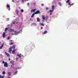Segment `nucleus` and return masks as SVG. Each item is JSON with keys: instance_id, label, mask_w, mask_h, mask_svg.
<instances>
[{"instance_id": "nucleus-28", "label": "nucleus", "mask_w": 78, "mask_h": 78, "mask_svg": "<svg viewBox=\"0 0 78 78\" xmlns=\"http://www.w3.org/2000/svg\"><path fill=\"white\" fill-rule=\"evenodd\" d=\"M17 72H18V71H16L15 72V75H16V74H17Z\"/></svg>"}, {"instance_id": "nucleus-17", "label": "nucleus", "mask_w": 78, "mask_h": 78, "mask_svg": "<svg viewBox=\"0 0 78 78\" xmlns=\"http://www.w3.org/2000/svg\"><path fill=\"white\" fill-rule=\"evenodd\" d=\"M46 33H47V31L46 30L44 32H43V34H46Z\"/></svg>"}, {"instance_id": "nucleus-14", "label": "nucleus", "mask_w": 78, "mask_h": 78, "mask_svg": "<svg viewBox=\"0 0 78 78\" xmlns=\"http://www.w3.org/2000/svg\"><path fill=\"white\" fill-rule=\"evenodd\" d=\"M9 31L10 32H14V30L11 29H10V30H9Z\"/></svg>"}, {"instance_id": "nucleus-49", "label": "nucleus", "mask_w": 78, "mask_h": 78, "mask_svg": "<svg viewBox=\"0 0 78 78\" xmlns=\"http://www.w3.org/2000/svg\"><path fill=\"white\" fill-rule=\"evenodd\" d=\"M7 20H9V18H7Z\"/></svg>"}, {"instance_id": "nucleus-42", "label": "nucleus", "mask_w": 78, "mask_h": 78, "mask_svg": "<svg viewBox=\"0 0 78 78\" xmlns=\"http://www.w3.org/2000/svg\"><path fill=\"white\" fill-rule=\"evenodd\" d=\"M41 30H42V29H43V27H41Z\"/></svg>"}, {"instance_id": "nucleus-16", "label": "nucleus", "mask_w": 78, "mask_h": 78, "mask_svg": "<svg viewBox=\"0 0 78 78\" xmlns=\"http://www.w3.org/2000/svg\"><path fill=\"white\" fill-rule=\"evenodd\" d=\"M15 53H16V52L15 51H14L13 50L12 51V54H13V55H14V54H15Z\"/></svg>"}, {"instance_id": "nucleus-52", "label": "nucleus", "mask_w": 78, "mask_h": 78, "mask_svg": "<svg viewBox=\"0 0 78 78\" xmlns=\"http://www.w3.org/2000/svg\"><path fill=\"white\" fill-rule=\"evenodd\" d=\"M19 9H20V7H19Z\"/></svg>"}, {"instance_id": "nucleus-27", "label": "nucleus", "mask_w": 78, "mask_h": 78, "mask_svg": "<svg viewBox=\"0 0 78 78\" xmlns=\"http://www.w3.org/2000/svg\"><path fill=\"white\" fill-rule=\"evenodd\" d=\"M16 13H19V11L18 10H16Z\"/></svg>"}, {"instance_id": "nucleus-26", "label": "nucleus", "mask_w": 78, "mask_h": 78, "mask_svg": "<svg viewBox=\"0 0 78 78\" xmlns=\"http://www.w3.org/2000/svg\"><path fill=\"white\" fill-rule=\"evenodd\" d=\"M70 2V0H67L66 1V3H69V2Z\"/></svg>"}, {"instance_id": "nucleus-23", "label": "nucleus", "mask_w": 78, "mask_h": 78, "mask_svg": "<svg viewBox=\"0 0 78 78\" xmlns=\"http://www.w3.org/2000/svg\"><path fill=\"white\" fill-rule=\"evenodd\" d=\"M8 27L5 28V31H6L8 30Z\"/></svg>"}, {"instance_id": "nucleus-32", "label": "nucleus", "mask_w": 78, "mask_h": 78, "mask_svg": "<svg viewBox=\"0 0 78 78\" xmlns=\"http://www.w3.org/2000/svg\"><path fill=\"white\" fill-rule=\"evenodd\" d=\"M10 39V37L9 36H8L7 38V40H9Z\"/></svg>"}, {"instance_id": "nucleus-29", "label": "nucleus", "mask_w": 78, "mask_h": 78, "mask_svg": "<svg viewBox=\"0 0 78 78\" xmlns=\"http://www.w3.org/2000/svg\"><path fill=\"white\" fill-rule=\"evenodd\" d=\"M58 4L60 6H61V2H58Z\"/></svg>"}, {"instance_id": "nucleus-5", "label": "nucleus", "mask_w": 78, "mask_h": 78, "mask_svg": "<svg viewBox=\"0 0 78 78\" xmlns=\"http://www.w3.org/2000/svg\"><path fill=\"white\" fill-rule=\"evenodd\" d=\"M6 8L7 9H8L9 11H10V6L8 4L6 5Z\"/></svg>"}, {"instance_id": "nucleus-41", "label": "nucleus", "mask_w": 78, "mask_h": 78, "mask_svg": "<svg viewBox=\"0 0 78 78\" xmlns=\"http://www.w3.org/2000/svg\"><path fill=\"white\" fill-rule=\"evenodd\" d=\"M16 14L17 15V16H19V13H16Z\"/></svg>"}, {"instance_id": "nucleus-13", "label": "nucleus", "mask_w": 78, "mask_h": 78, "mask_svg": "<svg viewBox=\"0 0 78 78\" xmlns=\"http://www.w3.org/2000/svg\"><path fill=\"white\" fill-rule=\"evenodd\" d=\"M5 55H6L8 56V57H9L10 56V55H9V54L6 52H5Z\"/></svg>"}, {"instance_id": "nucleus-54", "label": "nucleus", "mask_w": 78, "mask_h": 78, "mask_svg": "<svg viewBox=\"0 0 78 78\" xmlns=\"http://www.w3.org/2000/svg\"><path fill=\"white\" fill-rule=\"evenodd\" d=\"M12 2H13V1H12Z\"/></svg>"}, {"instance_id": "nucleus-33", "label": "nucleus", "mask_w": 78, "mask_h": 78, "mask_svg": "<svg viewBox=\"0 0 78 78\" xmlns=\"http://www.w3.org/2000/svg\"><path fill=\"white\" fill-rule=\"evenodd\" d=\"M2 63H3V64H5V62L4 61H2Z\"/></svg>"}, {"instance_id": "nucleus-39", "label": "nucleus", "mask_w": 78, "mask_h": 78, "mask_svg": "<svg viewBox=\"0 0 78 78\" xmlns=\"http://www.w3.org/2000/svg\"><path fill=\"white\" fill-rule=\"evenodd\" d=\"M13 51H15L16 52V50H17L16 49H14L13 50Z\"/></svg>"}, {"instance_id": "nucleus-7", "label": "nucleus", "mask_w": 78, "mask_h": 78, "mask_svg": "<svg viewBox=\"0 0 78 78\" xmlns=\"http://www.w3.org/2000/svg\"><path fill=\"white\" fill-rule=\"evenodd\" d=\"M4 67H8V63H7L6 62H5V63L4 65Z\"/></svg>"}, {"instance_id": "nucleus-25", "label": "nucleus", "mask_w": 78, "mask_h": 78, "mask_svg": "<svg viewBox=\"0 0 78 78\" xmlns=\"http://www.w3.org/2000/svg\"><path fill=\"white\" fill-rule=\"evenodd\" d=\"M9 44L10 45H13V44H14V43L11 42Z\"/></svg>"}, {"instance_id": "nucleus-53", "label": "nucleus", "mask_w": 78, "mask_h": 78, "mask_svg": "<svg viewBox=\"0 0 78 78\" xmlns=\"http://www.w3.org/2000/svg\"><path fill=\"white\" fill-rule=\"evenodd\" d=\"M0 43H1V42L0 41Z\"/></svg>"}, {"instance_id": "nucleus-31", "label": "nucleus", "mask_w": 78, "mask_h": 78, "mask_svg": "<svg viewBox=\"0 0 78 78\" xmlns=\"http://www.w3.org/2000/svg\"><path fill=\"white\" fill-rule=\"evenodd\" d=\"M21 12H23V9H22L21 10Z\"/></svg>"}, {"instance_id": "nucleus-9", "label": "nucleus", "mask_w": 78, "mask_h": 78, "mask_svg": "<svg viewBox=\"0 0 78 78\" xmlns=\"http://www.w3.org/2000/svg\"><path fill=\"white\" fill-rule=\"evenodd\" d=\"M11 51H12V48L11 47L9 48V53L11 54Z\"/></svg>"}, {"instance_id": "nucleus-6", "label": "nucleus", "mask_w": 78, "mask_h": 78, "mask_svg": "<svg viewBox=\"0 0 78 78\" xmlns=\"http://www.w3.org/2000/svg\"><path fill=\"white\" fill-rule=\"evenodd\" d=\"M34 13L35 14H41V12L39 10H37Z\"/></svg>"}, {"instance_id": "nucleus-45", "label": "nucleus", "mask_w": 78, "mask_h": 78, "mask_svg": "<svg viewBox=\"0 0 78 78\" xmlns=\"http://www.w3.org/2000/svg\"><path fill=\"white\" fill-rule=\"evenodd\" d=\"M28 0H25V1H28Z\"/></svg>"}, {"instance_id": "nucleus-12", "label": "nucleus", "mask_w": 78, "mask_h": 78, "mask_svg": "<svg viewBox=\"0 0 78 78\" xmlns=\"http://www.w3.org/2000/svg\"><path fill=\"white\" fill-rule=\"evenodd\" d=\"M11 48H13V49H15V48H16V45L14 44L13 45V46H12V47H11Z\"/></svg>"}, {"instance_id": "nucleus-50", "label": "nucleus", "mask_w": 78, "mask_h": 78, "mask_svg": "<svg viewBox=\"0 0 78 78\" xmlns=\"http://www.w3.org/2000/svg\"><path fill=\"white\" fill-rule=\"evenodd\" d=\"M51 13H50V15H51Z\"/></svg>"}, {"instance_id": "nucleus-34", "label": "nucleus", "mask_w": 78, "mask_h": 78, "mask_svg": "<svg viewBox=\"0 0 78 78\" xmlns=\"http://www.w3.org/2000/svg\"><path fill=\"white\" fill-rule=\"evenodd\" d=\"M1 78H4V76H2L1 77Z\"/></svg>"}, {"instance_id": "nucleus-36", "label": "nucleus", "mask_w": 78, "mask_h": 78, "mask_svg": "<svg viewBox=\"0 0 78 78\" xmlns=\"http://www.w3.org/2000/svg\"><path fill=\"white\" fill-rule=\"evenodd\" d=\"M27 5L28 6H30V4L28 3H27Z\"/></svg>"}, {"instance_id": "nucleus-37", "label": "nucleus", "mask_w": 78, "mask_h": 78, "mask_svg": "<svg viewBox=\"0 0 78 78\" xmlns=\"http://www.w3.org/2000/svg\"><path fill=\"white\" fill-rule=\"evenodd\" d=\"M20 31H22V29H21V30H20Z\"/></svg>"}, {"instance_id": "nucleus-47", "label": "nucleus", "mask_w": 78, "mask_h": 78, "mask_svg": "<svg viewBox=\"0 0 78 78\" xmlns=\"http://www.w3.org/2000/svg\"><path fill=\"white\" fill-rule=\"evenodd\" d=\"M11 68H12V65H11Z\"/></svg>"}, {"instance_id": "nucleus-15", "label": "nucleus", "mask_w": 78, "mask_h": 78, "mask_svg": "<svg viewBox=\"0 0 78 78\" xmlns=\"http://www.w3.org/2000/svg\"><path fill=\"white\" fill-rule=\"evenodd\" d=\"M3 45H4V44H2L1 47L0 48V49H2V48L3 47Z\"/></svg>"}, {"instance_id": "nucleus-40", "label": "nucleus", "mask_w": 78, "mask_h": 78, "mask_svg": "<svg viewBox=\"0 0 78 78\" xmlns=\"http://www.w3.org/2000/svg\"><path fill=\"white\" fill-rule=\"evenodd\" d=\"M12 23L13 24H15V22H13Z\"/></svg>"}, {"instance_id": "nucleus-20", "label": "nucleus", "mask_w": 78, "mask_h": 78, "mask_svg": "<svg viewBox=\"0 0 78 78\" xmlns=\"http://www.w3.org/2000/svg\"><path fill=\"white\" fill-rule=\"evenodd\" d=\"M32 25L34 26H36V25H37L36 23H32Z\"/></svg>"}, {"instance_id": "nucleus-2", "label": "nucleus", "mask_w": 78, "mask_h": 78, "mask_svg": "<svg viewBox=\"0 0 78 78\" xmlns=\"http://www.w3.org/2000/svg\"><path fill=\"white\" fill-rule=\"evenodd\" d=\"M42 17L44 20H48V17L46 16L45 17V16H44V15H42Z\"/></svg>"}, {"instance_id": "nucleus-1", "label": "nucleus", "mask_w": 78, "mask_h": 78, "mask_svg": "<svg viewBox=\"0 0 78 78\" xmlns=\"http://www.w3.org/2000/svg\"><path fill=\"white\" fill-rule=\"evenodd\" d=\"M21 56L22 55L21 54H18L17 55V57L16 58V60L17 61L18 59H19V58H21Z\"/></svg>"}, {"instance_id": "nucleus-44", "label": "nucleus", "mask_w": 78, "mask_h": 78, "mask_svg": "<svg viewBox=\"0 0 78 78\" xmlns=\"http://www.w3.org/2000/svg\"><path fill=\"white\" fill-rule=\"evenodd\" d=\"M23 2H24V0H22Z\"/></svg>"}, {"instance_id": "nucleus-48", "label": "nucleus", "mask_w": 78, "mask_h": 78, "mask_svg": "<svg viewBox=\"0 0 78 78\" xmlns=\"http://www.w3.org/2000/svg\"><path fill=\"white\" fill-rule=\"evenodd\" d=\"M2 76H1V75H0V78H1V77Z\"/></svg>"}, {"instance_id": "nucleus-18", "label": "nucleus", "mask_w": 78, "mask_h": 78, "mask_svg": "<svg viewBox=\"0 0 78 78\" xmlns=\"http://www.w3.org/2000/svg\"><path fill=\"white\" fill-rule=\"evenodd\" d=\"M36 14L35 13H34L32 14V16H31V17H34V15Z\"/></svg>"}, {"instance_id": "nucleus-51", "label": "nucleus", "mask_w": 78, "mask_h": 78, "mask_svg": "<svg viewBox=\"0 0 78 78\" xmlns=\"http://www.w3.org/2000/svg\"><path fill=\"white\" fill-rule=\"evenodd\" d=\"M18 23V22L16 23V24Z\"/></svg>"}, {"instance_id": "nucleus-38", "label": "nucleus", "mask_w": 78, "mask_h": 78, "mask_svg": "<svg viewBox=\"0 0 78 78\" xmlns=\"http://www.w3.org/2000/svg\"><path fill=\"white\" fill-rule=\"evenodd\" d=\"M48 9H49L48 8H46V10H48Z\"/></svg>"}, {"instance_id": "nucleus-21", "label": "nucleus", "mask_w": 78, "mask_h": 78, "mask_svg": "<svg viewBox=\"0 0 78 78\" xmlns=\"http://www.w3.org/2000/svg\"><path fill=\"white\" fill-rule=\"evenodd\" d=\"M10 63H11V64H12V66H14V64L13 62H12V61L10 62Z\"/></svg>"}, {"instance_id": "nucleus-4", "label": "nucleus", "mask_w": 78, "mask_h": 78, "mask_svg": "<svg viewBox=\"0 0 78 78\" xmlns=\"http://www.w3.org/2000/svg\"><path fill=\"white\" fill-rule=\"evenodd\" d=\"M52 10H51L49 11V12L51 13L53 12L54 11V8H55V5H53L52 6Z\"/></svg>"}, {"instance_id": "nucleus-11", "label": "nucleus", "mask_w": 78, "mask_h": 78, "mask_svg": "<svg viewBox=\"0 0 78 78\" xmlns=\"http://www.w3.org/2000/svg\"><path fill=\"white\" fill-rule=\"evenodd\" d=\"M74 3H73L72 4H70V2H69L68 3V5H69V6H71L73 5H74Z\"/></svg>"}, {"instance_id": "nucleus-22", "label": "nucleus", "mask_w": 78, "mask_h": 78, "mask_svg": "<svg viewBox=\"0 0 78 78\" xmlns=\"http://www.w3.org/2000/svg\"><path fill=\"white\" fill-rule=\"evenodd\" d=\"M8 74L9 75V76H10V75H11V73L9 72H8Z\"/></svg>"}, {"instance_id": "nucleus-3", "label": "nucleus", "mask_w": 78, "mask_h": 78, "mask_svg": "<svg viewBox=\"0 0 78 78\" xmlns=\"http://www.w3.org/2000/svg\"><path fill=\"white\" fill-rule=\"evenodd\" d=\"M14 34H12V35H18L20 33V32L19 31H14Z\"/></svg>"}, {"instance_id": "nucleus-10", "label": "nucleus", "mask_w": 78, "mask_h": 78, "mask_svg": "<svg viewBox=\"0 0 78 78\" xmlns=\"http://www.w3.org/2000/svg\"><path fill=\"white\" fill-rule=\"evenodd\" d=\"M36 11V9H32L30 11V12H34Z\"/></svg>"}, {"instance_id": "nucleus-35", "label": "nucleus", "mask_w": 78, "mask_h": 78, "mask_svg": "<svg viewBox=\"0 0 78 78\" xmlns=\"http://www.w3.org/2000/svg\"><path fill=\"white\" fill-rule=\"evenodd\" d=\"M44 4H41L42 6H44Z\"/></svg>"}, {"instance_id": "nucleus-24", "label": "nucleus", "mask_w": 78, "mask_h": 78, "mask_svg": "<svg viewBox=\"0 0 78 78\" xmlns=\"http://www.w3.org/2000/svg\"><path fill=\"white\" fill-rule=\"evenodd\" d=\"M3 75H5L6 74V72L5 71H3L2 72Z\"/></svg>"}, {"instance_id": "nucleus-46", "label": "nucleus", "mask_w": 78, "mask_h": 78, "mask_svg": "<svg viewBox=\"0 0 78 78\" xmlns=\"http://www.w3.org/2000/svg\"><path fill=\"white\" fill-rule=\"evenodd\" d=\"M19 69V68H16V69Z\"/></svg>"}, {"instance_id": "nucleus-43", "label": "nucleus", "mask_w": 78, "mask_h": 78, "mask_svg": "<svg viewBox=\"0 0 78 78\" xmlns=\"http://www.w3.org/2000/svg\"><path fill=\"white\" fill-rule=\"evenodd\" d=\"M9 61H10V60H11V59H10V58H9Z\"/></svg>"}, {"instance_id": "nucleus-8", "label": "nucleus", "mask_w": 78, "mask_h": 78, "mask_svg": "<svg viewBox=\"0 0 78 78\" xmlns=\"http://www.w3.org/2000/svg\"><path fill=\"white\" fill-rule=\"evenodd\" d=\"M6 33L5 32H3V34H2V37L5 38L6 37Z\"/></svg>"}, {"instance_id": "nucleus-30", "label": "nucleus", "mask_w": 78, "mask_h": 78, "mask_svg": "<svg viewBox=\"0 0 78 78\" xmlns=\"http://www.w3.org/2000/svg\"><path fill=\"white\" fill-rule=\"evenodd\" d=\"M40 25H41L42 26H44V24H43V23H41L40 24Z\"/></svg>"}, {"instance_id": "nucleus-19", "label": "nucleus", "mask_w": 78, "mask_h": 78, "mask_svg": "<svg viewBox=\"0 0 78 78\" xmlns=\"http://www.w3.org/2000/svg\"><path fill=\"white\" fill-rule=\"evenodd\" d=\"M37 22H40V19L39 18H37Z\"/></svg>"}]
</instances>
